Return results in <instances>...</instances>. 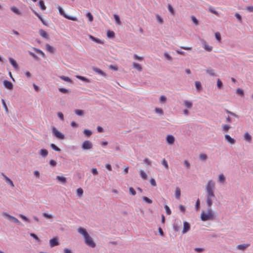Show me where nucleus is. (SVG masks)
<instances>
[{
    "label": "nucleus",
    "instance_id": "56",
    "mask_svg": "<svg viewBox=\"0 0 253 253\" xmlns=\"http://www.w3.org/2000/svg\"><path fill=\"white\" fill-rule=\"evenodd\" d=\"M42 216L47 219L52 218L53 216L52 214H49L45 212L42 213Z\"/></svg>",
    "mask_w": 253,
    "mask_h": 253
},
{
    "label": "nucleus",
    "instance_id": "7",
    "mask_svg": "<svg viewBox=\"0 0 253 253\" xmlns=\"http://www.w3.org/2000/svg\"><path fill=\"white\" fill-rule=\"evenodd\" d=\"M81 147L84 150H89L92 148V144L90 141L86 140L83 143Z\"/></svg>",
    "mask_w": 253,
    "mask_h": 253
},
{
    "label": "nucleus",
    "instance_id": "62",
    "mask_svg": "<svg viewBox=\"0 0 253 253\" xmlns=\"http://www.w3.org/2000/svg\"><path fill=\"white\" fill-rule=\"evenodd\" d=\"M1 102H2L3 106L4 108V110H5V112L6 113H8V107H7V106L6 103H5V102L4 100L3 99H1Z\"/></svg>",
    "mask_w": 253,
    "mask_h": 253
},
{
    "label": "nucleus",
    "instance_id": "41",
    "mask_svg": "<svg viewBox=\"0 0 253 253\" xmlns=\"http://www.w3.org/2000/svg\"><path fill=\"white\" fill-rule=\"evenodd\" d=\"M50 147L55 151H57V152L61 151V149L59 148H58L57 146H56V145H55L53 143H51L50 144Z\"/></svg>",
    "mask_w": 253,
    "mask_h": 253
},
{
    "label": "nucleus",
    "instance_id": "38",
    "mask_svg": "<svg viewBox=\"0 0 253 253\" xmlns=\"http://www.w3.org/2000/svg\"><path fill=\"white\" fill-rule=\"evenodd\" d=\"M59 78L62 80L67 82L71 83L72 82L71 79L68 77H66L64 76H59Z\"/></svg>",
    "mask_w": 253,
    "mask_h": 253
},
{
    "label": "nucleus",
    "instance_id": "2",
    "mask_svg": "<svg viewBox=\"0 0 253 253\" xmlns=\"http://www.w3.org/2000/svg\"><path fill=\"white\" fill-rule=\"evenodd\" d=\"M214 186H215V184H214V182H213L211 180H210L206 186V196H212V197H215V195L214 194V192H213V188H214Z\"/></svg>",
    "mask_w": 253,
    "mask_h": 253
},
{
    "label": "nucleus",
    "instance_id": "30",
    "mask_svg": "<svg viewBox=\"0 0 253 253\" xmlns=\"http://www.w3.org/2000/svg\"><path fill=\"white\" fill-rule=\"evenodd\" d=\"M114 19L115 20L116 23L119 25H121L122 24V22L121 21L119 16L117 14H114Z\"/></svg>",
    "mask_w": 253,
    "mask_h": 253
},
{
    "label": "nucleus",
    "instance_id": "53",
    "mask_svg": "<svg viewBox=\"0 0 253 253\" xmlns=\"http://www.w3.org/2000/svg\"><path fill=\"white\" fill-rule=\"evenodd\" d=\"M218 179L220 182L223 183L225 181V177L223 174H221L219 175Z\"/></svg>",
    "mask_w": 253,
    "mask_h": 253
},
{
    "label": "nucleus",
    "instance_id": "31",
    "mask_svg": "<svg viewBox=\"0 0 253 253\" xmlns=\"http://www.w3.org/2000/svg\"><path fill=\"white\" fill-rule=\"evenodd\" d=\"M77 78L78 79H79L82 81H84V82L90 83V80L84 77L78 75V76H77Z\"/></svg>",
    "mask_w": 253,
    "mask_h": 253
},
{
    "label": "nucleus",
    "instance_id": "5",
    "mask_svg": "<svg viewBox=\"0 0 253 253\" xmlns=\"http://www.w3.org/2000/svg\"><path fill=\"white\" fill-rule=\"evenodd\" d=\"M53 135L58 139H64L65 138V135L58 130L54 126L52 127V128Z\"/></svg>",
    "mask_w": 253,
    "mask_h": 253
},
{
    "label": "nucleus",
    "instance_id": "61",
    "mask_svg": "<svg viewBox=\"0 0 253 253\" xmlns=\"http://www.w3.org/2000/svg\"><path fill=\"white\" fill-rule=\"evenodd\" d=\"M200 208V201L198 199L195 203V208L197 211L199 210Z\"/></svg>",
    "mask_w": 253,
    "mask_h": 253
},
{
    "label": "nucleus",
    "instance_id": "20",
    "mask_svg": "<svg viewBox=\"0 0 253 253\" xmlns=\"http://www.w3.org/2000/svg\"><path fill=\"white\" fill-rule=\"evenodd\" d=\"M11 11L12 12H13L14 13H15L17 15H22V13L20 11V10L18 8H17V7H15V6L11 7Z\"/></svg>",
    "mask_w": 253,
    "mask_h": 253
},
{
    "label": "nucleus",
    "instance_id": "4",
    "mask_svg": "<svg viewBox=\"0 0 253 253\" xmlns=\"http://www.w3.org/2000/svg\"><path fill=\"white\" fill-rule=\"evenodd\" d=\"M2 215L11 222L15 223L17 225L21 224V222L17 218L9 215L7 212H3Z\"/></svg>",
    "mask_w": 253,
    "mask_h": 253
},
{
    "label": "nucleus",
    "instance_id": "60",
    "mask_svg": "<svg viewBox=\"0 0 253 253\" xmlns=\"http://www.w3.org/2000/svg\"><path fill=\"white\" fill-rule=\"evenodd\" d=\"M30 236L34 238L38 242H40L41 240L39 239V238L34 233H30Z\"/></svg>",
    "mask_w": 253,
    "mask_h": 253
},
{
    "label": "nucleus",
    "instance_id": "52",
    "mask_svg": "<svg viewBox=\"0 0 253 253\" xmlns=\"http://www.w3.org/2000/svg\"><path fill=\"white\" fill-rule=\"evenodd\" d=\"M58 90L60 92H61L63 93H67L71 92L68 89L65 88H63V87L59 88Z\"/></svg>",
    "mask_w": 253,
    "mask_h": 253
},
{
    "label": "nucleus",
    "instance_id": "22",
    "mask_svg": "<svg viewBox=\"0 0 253 253\" xmlns=\"http://www.w3.org/2000/svg\"><path fill=\"white\" fill-rule=\"evenodd\" d=\"M56 179H57L59 182L63 184L65 183L67 181V179L66 177L61 176H57Z\"/></svg>",
    "mask_w": 253,
    "mask_h": 253
},
{
    "label": "nucleus",
    "instance_id": "18",
    "mask_svg": "<svg viewBox=\"0 0 253 253\" xmlns=\"http://www.w3.org/2000/svg\"><path fill=\"white\" fill-rule=\"evenodd\" d=\"M92 69L94 72L98 73V74L102 75V76H104V77L106 76L105 73H104L103 71H102L100 69L96 68V67H93Z\"/></svg>",
    "mask_w": 253,
    "mask_h": 253
},
{
    "label": "nucleus",
    "instance_id": "51",
    "mask_svg": "<svg viewBox=\"0 0 253 253\" xmlns=\"http://www.w3.org/2000/svg\"><path fill=\"white\" fill-rule=\"evenodd\" d=\"M84 193V191L82 188H79L77 189V194L79 197L82 196Z\"/></svg>",
    "mask_w": 253,
    "mask_h": 253
},
{
    "label": "nucleus",
    "instance_id": "6",
    "mask_svg": "<svg viewBox=\"0 0 253 253\" xmlns=\"http://www.w3.org/2000/svg\"><path fill=\"white\" fill-rule=\"evenodd\" d=\"M84 239L85 243L86 244V245L91 248L95 247L96 244L94 243L92 239L90 237L89 235L85 237Z\"/></svg>",
    "mask_w": 253,
    "mask_h": 253
},
{
    "label": "nucleus",
    "instance_id": "45",
    "mask_svg": "<svg viewBox=\"0 0 253 253\" xmlns=\"http://www.w3.org/2000/svg\"><path fill=\"white\" fill-rule=\"evenodd\" d=\"M86 16L88 18V20L90 22H91L93 21V15H92V14L90 12H87V13L86 14Z\"/></svg>",
    "mask_w": 253,
    "mask_h": 253
},
{
    "label": "nucleus",
    "instance_id": "28",
    "mask_svg": "<svg viewBox=\"0 0 253 253\" xmlns=\"http://www.w3.org/2000/svg\"><path fill=\"white\" fill-rule=\"evenodd\" d=\"M33 49L34 51H35L38 54L41 55L42 57L44 58L45 57V54L42 50L35 47H33Z\"/></svg>",
    "mask_w": 253,
    "mask_h": 253
},
{
    "label": "nucleus",
    "instance_id": "9",
    "mask_svg": "<svg viewBox=\"0 0 253 253\" xmlns=\"http://www.w3.org/2000/svg\"><path fill=\"white\" fill-rule=\"evenodd\" d=\"M215 197L212 196H206V203L207 205V207L208 208H211L212 205V199H214Z\"/></svg>",
    "mask_w": 253,
    "mask_h": 253
},
{
    "label": "nucleus",
    "instance_id": "58",
    "mask_svg": "<svg viewBox=\"0 0 253 253\" xmlns=\"http://www.w3.org/2000/svg\"><path fill=\"white\" fill-rule=\"evenodd\" d=\"M29 54L33 57V58L36 60H40V58L36 55V54H35L34 53L31 52V51H29Z\"/></svg>",
    "mask_w": 253,
    "mask_h": 253
},
{
    "label": "nucleus",
    "instance_id": "34",
    "mask_svg": "<svg viewBox=\"0 0 253 253\" xmlns=\"http://www.w3.org/2000/svg\"><path fill=\"white\" fill-rule=\"evenodd\" d=\"M107 36L109 38L113 39L115 37V33L112 31L109 30L107 32Z\"/></svg>",
    "mask_w": 253,
    "mask_h": 253
},
{
    "label": "nucleus",
    "instance_id": "44",
    "mask_svg": "<svg viewBox=\"0 0 253 253\" xmlns=\"http://www.w3.org/2000/svg\"><path fill=\"white\" fill-rule=\"evenodd\" d=\"M140 175L142 178L144 180H146L147 178V174L144 172L142 170H141L140 171Z\"/></svg>",
    "mask_w": 253,
    "mask_h": 253
},
{
    "label": "nucleus",
    "instance_id": "59",
    "mask_svg": "<svg viewBox=\"0 0 253 253\" xmlns=\"http://www.w3.org/2000/svg\"><path fill=\"white\" fill-rule=\"evenodd\" d=\"M217 86L219 89H221L223 87L222 82L220 79H218L217 81Z\"/></svg>",
    "mask_w": 253,
    "mask_h": 253
},
{
    "label": "nucleus",
    "instance_id": "49",
    "mask_svg": "<svg viewBox=\"0 0 253 253\" xmlns=\"http://www.w3.org/2000/svg\"><path fill=\"white\" fill-rule=\"evenodd\" d=\"M184 105L188 108H191L192 107V103L189 101L185 100L184 101Z\"/></svg>",
    "mask_w": 253,
    "mask_h": 253
},
{
    "label": "nucleus",
    "instance_id": "19",
    "mask_svg": "<svg viewBox=\"0 0 253 253\" xmlns=\"http://www.w3.org/2000/svg\"><path fill=\"white\" fill-rule=\"evenodd\" d=\"M9 60L10 64L12 65V66L15 69L18 68V64H17L16 61L14 59L10 57V58H9Z\"/></svg>",
    "mask_w": 253,
    "mask_h": 253
},
{
    "label": "nucleus",
    "instance_id": "27",
    "mask_svg": "<svg viewBox=\"0 0 253 253\" xmlns=\"http://www.w3.org/2000/svg\"><path fill=\"white\" fill-rule=\"evenodd\" d=\"M74 112L76 115L79 116H83L84 114V111L83 110L76 109Z\"/></svg>",
    "mask_w": 253,
    "mask_h": 253
},
{
    "label": "nucleus",
    "instance_id": "57",
    "mask_svg": "<svg viewBox=\"0 0 253 253\" xmlns=\"http://www.w3.org/2000/svg\"><path fill=\"white\" fill-rule=\"evenodd\" d=\"M165 209L166 210V212L168 215H170L171 214V210L167 205H165Z\"/></svg>",
    "mask_w": 253,
    "mask_h": 253
},
{
    "label": "nucleus",
    "instance_id": "1",
    "mask_svg": "<svg viewBox=\"0 0 253 253\" xmlns=\"http://www.w3.org/2000/svg\"><path fill=\"white\" fill-rule=\"evenodd\" d=\"M202 221H206L208 220H212L214 219V213L211 208L207 209V211H202L200 216Z\"/></svg>",
    "mask_w": 253,
    "mask_h": 253
},
{
    "label": "nucleus",
    "instance_id": "35",
    "mask_svg": "<svg viewBox=\"0 0 253 253\" xmlns=\"http://www.w3.org/2000/svg\"><path fill=\"white\" fill-rule=\"evenodd\" d=\"M46 49L50 53L54 52V48L49 44H46L45 45Z\"/></svg>",
    "mask_w": 253,
    "mask_h": 253
},
{
    "label": "nucleus",
    "instance_id": "36",
    "mask_svg": "<svg viewBox=\"0 0 253 253\" xmlns=\"http://www.w3.org/2000/svg\"><path fill=\"white\" fill-rule=\"evenodd\" d=\"M206 72L208 74H209V75H210L211 76H212V77L216 76V74H215L214 71L213 69H208L206 70Z\"/></svg>",
    "mask_w": 253,
    "mask_h": 253
},
{
    "label": "nucleus",
    "instance_id": "43",
    "mask_svg": "<svg viewBox=\"0 0 253 253\" xmlns=\"http://www.w3.org/2000/svg\"><path fill=\"white\" fill-rule=\"evenodd\" d=\"M156 17L158 23L161 24H162L164 23L163 19L159 14H156Z\"/></svg>",
    "mask_w": 253,
    "mask_h": 253
},
{
    "label": "nucleus",
    "instance_id": "39",
    "mask_svg": "<svg viewBox=\"0 0 253 253\" xmlns=\"http://www.w3.org/2000/svg\"><path fill=\"white\" fill-rule=\"evenodd\" d=\"M84 133L86 136L89 137L91 135L92 132L90 130L87 129H84Z\"/></svg>",
    "mask_w": 253,
    "mask_h": 253
},
{
    "label": "nucleus",
    "instance_id": "24",
    "mask_svg": "<svg viewBox=\"0 0 253 253\" xmlns=\"http://www.w3.org/2000/svg\"><path fill=\"white\" fill-rule=\"evenodd\" d=\"M133 67L139 71H141L142 70L141 66L139 64L136 62L133 63Z\"/></svg>",
    "mask_w": 253,
    "mask_h": 253
},
{
    "label": "nucleus",
    "instance_id": "17",
    "mask_svg": "<svg viewBox=\"0 0 253 253\" xmlns=\"http://www.w3.org/2000/svg\"><path fill=\"white\" fill-rule=\"evenodd\" d=\"M39 33L41 36L44 39H48L49 38L47 33L43 30L41 29L39 31Z\"/></svg>",
    "mask_w": 253,
    "mask_h": 253
},
{
    "label": "nucleus",
    "instance_id": "32",
    "mask_svg": "<svg viewBox=\"0 0 253 253\" xmlns=\"http://www.w3.org/2000/svg\"><path fill=\"white\" fill-rule=\"evenodd\" d=\"M244 138L246 140L249 142H250L252 140V136L248 132H246L245 133Z\"/></svg>",
    "mask_w": 253,
    "mask_h": 253
},
{
    "label": "nucleus",
    "instance_id": "48",
    "mask_svg": "<svg viewBox=\"0 0 253 253\" xmlns=\"http://www.w3.org/2000/svg\"><path fill=\"white\" fill-rule=\"evenodd\" d=\"M225 111L228 115H231L232 116H233V117H234L235 118H238V116L237 114H236L235 113H233L232 112H231V111H229V110H228L227 109H225Z\"/></svg>",
    "mask_w": 253,
    "mask_h": 253
},
{
    "label": "nucleus",
    "instance_id": "40",
    "mask_svg": "<svg viewBox=\"0 0 253 253\" xmlns=\"http://www.w3.org/2000/svg\"><path fill=\"white\" fill-rule=\"evenodd\" d=\"M142 200L144 202H145L146 203H147L149 204H151L153 203V201L152 200L150 199L149 198H148V197H147L146 196H143Z\"/></svg>",
    "mask_w": 253,
    "mask_h": 253
},
{
    "label": "nucleus",
    "instance_id": "25",
    "mask_svg": "<svg viewBox=\"0 0 253 253\" xmlns=\"http://www.w3.org/2000/svg\"><path fill=\"white\" fill-rule=\"evenodd\" d=\"M203 48L206 50L207 51H211L212 50V47L211 46H209L207 44H206V42L205 41H204L203 42Z\"/></svg>",
    "mask_w": 253,
    "mask_h": 253
},
{
    "label": "nucleus",
    "instance_id": "3",
    "mask_svg": "<svg viewBox=\"0 0 253 253\" xmlns=\"http://www.w3.org/2000/svg\"><path fill=\"white\" fill-rule=\"evenodd\" d=\"M57 8H58V10L59 13L61 15L64 16L65 18H66L69 20H72V21H78V18L76 17L72 16H70V15L66 14L62 7L60 6L59 5H58Z\"/></svg>",
    "mask_w": 253,
    "mask_h": 253
},
{
    "label": "nucleus",
    "instance_id": "50",
    "mask_svg": "<svg viewBox=\"0 0 253 253\" xmlns=\"http://www.w3.org/2000/svg\"><path fill=\"white\" fill-rule=\"evenodd\" d=\"M235 17L238 19V21L240 23H242V16L238 13L235 14Z\"/></svg>",
    "mask_w": 253,
    "mask_h": 253
},
{
    "label": "nucleus",
    "instance_id": "16",
    "mask_svg": "<svg viewBox=\"0 0 253 253\" xmlns=\"http://www.w3.org/2000/svg\"><path fill=\"white\" fill-rule=\"evenodd\" d=\"M88 38L90 40H91V41H92L97 43H100V44L103 43V42H102L100 39H97V38L93 37L92 35H88Z\"/></svg>",
    "mask_w": 253,
    "mask_h": 253
},
{
    "label": "nucleus",
    "instance_id": "42",
    "mask_svg": "<svg viewBox=\"0 0 253 253\" xmlns=\"http://www.w3.org/2000/svg\"><path fill=\"white\" fill-rule=\"evenodd\" d=\"M209 11L210 12H211V13H213V14H215V15H216V16H219V13H218V12L217 11L215 10L214 9V8H213V7H212L211 6H210V7H209Z\"/></svg>",
    "mask_w": 253,
    "mask_h": 253
},
{
    "label": "nucleus",
    "instance_id": "11",
    "mask_svg": "<svg viewBox=\"0 0 253 253\" xmlns=\"http://www.w3.org/2000/svg\"><path fill=\"white\" fill-rule=\"evenodd\" d=\"M3 85L4 87L9 90H12L13 88V85L10 81L4 80L3 81Z\"/></svg>",
    "mask_w": 253,
    "mask_h": 253
},
{
    "label": "nucleus",
    "instance_id": "54",
    "mask_svg": "<svg viewBox=\"0 0 253 253\" xmlns=\"http://www.w3.org/2000/svg\"><path fill=\"white\" fill-rule=\"evenodd\" d=\"M191 20L194 23L195 25H199V21L196 18V17L195 16H192V17H191Z\"/></svg>",
    "mask_w": 253,
    "mask_h": 253
},
{
    "label": "nucleus",
    "instance_id": "47",
    "mask_svg": "<svg viewBox=\"0 0 253 253\" xmlns=\"http://www.w3.org/2000/svg\"><path fill=\"white\" fill-rule=\"evenodd\" d=\"M167 98L164 95H162L159 98L160 102L161 103H165L167 101Z\"/></svg>",
    "mask_w": 253,
    "mask_h": 253
},
{
    "label": "nucleus",
    "instance_id": "26",
    "mask_svg": "<svg viewBox=\"0 0 253 253\" xmlns=\"http://www.w3.org/2000/svg\"><path fill=\"white\" fill-rule=\"evenodd\" d=\"M236 92L237 94H238L239 95H240L241 97L244 96V95H245L244 91L242 89H241L240 88H237L236 90Z\"/></svg>",
    "mask_w": 253,
    "mask_h": 253
},
{
    "label": "nucleus",
    "instance_id": "21",
    "mask_svg": "<svg viewBox=\"0 0 253 253\" xmlns=\"http://www.w3.org/2000/svg\"><path fill=\"white\" fill-rule=\"evenodd\" d=\"M39 153L43 157H45L47 156L48 152L46 149H42L40 150Z\"/></svg>",
    "mask_w": 253,
    "mask_h": 253
},
{
    "label": "nucleus",
    "instance_id": "15",
    "mask_svg": "<svg viewBox=\"0 0 253 253\" xmlns=\"http://www.w3.org/2000/svg\"><path fill=\"white\" fill-rule=\"evenodd\" d=\"M2 175L3 176L5 182L8 184L10 185L11 187H14V184L12 181L6 175H5L3 173H2Z\"/></svg>",
    "mask_w": 253,
    "mask_h": 253
},
{
    "label": "nucleus",
    "instance_id": "37",
    "mask_svg": "<svg viewBox=\"0 0 253 253\" xmlns=\"http://www.w3.org/2000/svg\"><path fill=\"white\" fill-rule=\"evenodd\" d=\"M195 84L196 89L199 91L201 90L202 88L201 83L199 81H196Z\"/></svg>",
    "mask_w": 253,
    "mask_h": 253
},
{
    "label": "nucleus",
    "instance_id": "64",
    "mask_svg": "<svg viewBox=\"0 0 253 253\" xmlns=\"http://www.w3.org/2000/svg\"><path fill=\"white\" fill-rule=\"evenodd\" d=\"M49 165L53 167H54L56 166L57 163L54 160H50L49 161Z\"/></svg>",
    "mask_w": 253,
    "mask_h": 253
},
{
    "label": "nucleus",
    "instance_id": "10",
    "mask_svg": "<svg viewBox=\"0 0 253 253\" xmlns=\"http://www.w3.org/2000/svg\"><path fill=\"white\" fill-rule=\"evenodd\" d=\"M49 244L51 247H53L59 245V242L56 237H54L49 240Z\"/></svg>",
    "mask_w": 253,
    "mask_h": 253
},
{
    "label": "nucleus",
    "instance_id": "13",
    "mask_svg": "<svg viewBox=\"0 0 253 253\" xmlns=\"http://www.w3.org/2000/svg\"><path fill=\"white\" fill-rule=\"evenodd\" d=\"M174 137L172 135H168L166 137L167 142L169 145H172L174 142Z\"/></svg>",
    "mask_w": 253,
    "mask_h": 253
},
{
    "label": "nucleus",
    "instance_id": "8",
    "mask_svg": "<svg viewBox=\"0 0 253 253\" xmlns=\"http://www.w3.org/2000/svg\"><path fill=\"white\" fill-rule=\"evenodd\" d=\"M190 224L189 222L187 221H184L183 222V230L182 231V232L183 234H185L187 233L188 231H189L190 229Z\"/></svg>",
    "mask_w": 253,
    "mask_h": 253
},
{
    "label": "nucleus",
    "instance_id": "14",
    "mask_svg": "<svg viewBox=\"0 0 253 253\" xmlns=\"http://www.w3.org/2000/svg\"><path fill=\"white\" fill-rule=\"evenodd\" d=\"M225 139L230 144H234L235 143V140L232 138L229 135L225 134Z\"/></svg>",
    "mask_w": 253,
    "mask_h": 253
},
{
    "label": "nucleus",
    "instance_id": "29",
    "mask_svg": "<svg viewBox=\"0 0 253 253\" xmlns=\"http://www.w3.org/2000/svg\"><path fill=\"white\" fill-rule=\"evenodd\" d=\"M175 197L177 199H179L181 195V191L179 188L176 187L175 189Z\"/></svg>",
    "mask_w": 253,
    "mask_h": 253
},
{
    "label": "nucleus",
    "instance_id": "63",
    "mask_svg": "<svg viewBox=\"0 0 253 253\" xmlns=\"http://www.w3.org/2000/svg\"><path fill=\"white\" fill-rule=\"evenodd\" d=\"M215 37L216 39L218 41L220 42L221 40L220 34L219 32H216L215 33Z\"/></svg>",
    "mask_w": 253,
    "mask_h": 253
},
{
    "label": "nucleus",
    "instance_id": "12",
    "mask_svg": "<svg viewBox=\"0 0 253 253\" xmlns=\"http://www.w3.org/2000/svg\"><path fill=\"white\" fill-rule=\"evenodd\" d=\"M77 231L84 236V238L89 235L86 230L84 228L79 227L77 229Z\"/></svg>",
    "mask_w": 253,
    "mask_h": 253
},
{
    "label": "nucleus",
    "instance_id": "46",
    "mask_svg": "<svg viewBox=\"0 0 253 253\" xmlns=\"http://www.w3.org/2000/svg\"><path fill=\"white\" fill-rule=\"evenodd\" d=\"M168 8L169 11L170 12V13L172 15H174L175 13V11L174 10V8L172 6V5L170 4H169L168 5Z\"/></svg>",
    "mask_w": 253,
    "mask_h": 253
},
{
    "label": "nucleus",
    "instance_id": "55",
    "mask_svg": "<svg viewBox=\"0 0 253 253\" xmlns=\"http://www.w3.org/2000/svg\"><path fill=\"white\" fill-rule=\"evenodd\" d=\"M162 165L165 167L166 169H168L169 165L167 163V161L165 159H163V160L162 161Z\"/></svg>",
    "mask_w": 253,
    "mask_h": 253
},
{
    "label": "nucleus",
    "instance_id": "33",
    "mask_svg": "<svg viewBox=\"0 0 253 253\" xmlns=\"http://www.w3.org/2000/svg\"><path fill=\"white\" fill-rule=\"evenodd\" d=\"M249 246V244H241L237 246V248L239 250H244Z\"/></svg>",
    "mask_w": 253,
    "mask_h": 253
},
{
    "label": "nucleus",
    "instance_id": "23",
    "mask_svg": "<svg viewBox=\"0 0 253 253\" xmlns=\"http://www.w3.org/2000/svg\"><path fill=\"white\" fill-rule=\"evenodd\" d=\"M39 6L42 10H44L46 9V6L44 4V1L43 0H40L39 1Z\"/></svg>",
    "mask_w": 253,
    "mask_h": 253
}]
</instances>
